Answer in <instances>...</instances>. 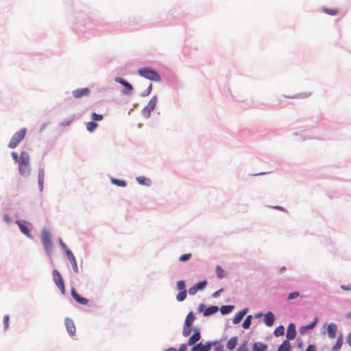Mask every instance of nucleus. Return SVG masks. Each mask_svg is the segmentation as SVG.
I'll list each match as a JSON object with an SVG mask.
<instances>
[{"mask_svg":"<svg viewBox=\"0 0 351 351\" xmlns=\"http://www.w3.org/2000/svg\"><path fill=\"white\" fill-rule=\"evenodd\" d=\"M252 315H248L243 322V327L245 329L248 328L251 324Z\"/></svg>","mask_w":351,"mask_h":351,"instance_id":"72a5a7b5","label":"nucleus"},{"mask_svg":"<svg viewBox=\"0 0 351 351\" xmlns=\"http://www.w3.org/2000/svg\"><path fill=\"white\" fill-rule=\"evenodd\" d=\"M157 104V97L154 96L148 102L147 105L143 109L142 114L145 117H149L151 112L154 110Z\"/></svg>","mask_w":351,"mask_h":351,"instance_id":"423d86ee","label":"nucleus"},{"mask_svg":"<svg viewBox=\"0 0 351 351\" xmlns=\"http://www.w3.org/2000/svg\"><path fill=\"white\" fill-rule=\"evenodd\" d=\"M16 223L18 224L20 230L25 235H26L29 238H32L31 234H30V232H29V230H28L27 226H25L24 224H23L22 223H21V222H19L18 221H16Z\"/></svg>","mask_w":351,"mask_h":351,"instance_id":"b1692460","label":"nucleus"},{"mask_svg":"<svg viewBox=\"0 0 351 351\" xmlns=\"http://www.w3.org/2000/svg\"><path fill=\"white\" fill-rule=\"evenodd\" d=\"M53 280L56 285L59 288L62 294H64L65 288L63 278L59 271L56 269L53 271Z\"/></svg>","mask_w":351,"mask_h":351,"instance_id":"20e7f679","label":"nucleus"},{"mask_svg":"<svg viewBox=\"0 0 351 351\" xmlns=\"http://www.w3.org/2000/svg\"><path fill=\"white\" fill-rule=\"evenodd\" d=\"M299 295H300V292H298V291H295V292L291 293H289V295H288V300H293V299H295V298H297L298 297H299Z\"/></svg>","mask_w":351,"mask_h":351,"instance_id":"58836bf2","label":"nucleus"},{"mask_svg":"<svg viewBox=\"0 0 351 351\" xmlns=\"http://www.w3.org/2000/svg\"><path fill=\"white\" fill-rule=\"evenodd\" d=\"M267 346L261 342H256L252 346V351H266Z\"/></svg>","mask_w":351,"mask_h":351,"instance_id":"dca6fc26","label":"nucleus"},{"mask_svg":"<svg viewBox=\"0 0 351 351\" xmlns=\"http://www.w3.org/2000/svg\"><path fill=\"white\" fill-rule=\"evenodd\" d=\"M218 311L219 308L217 306H209L204 311V315L206 317L209 316L216 313Z\"/></svg>","mask_w":351,"mask_h":351,"instance_id":"aec40b11","label":"nucleus"},{"mask_svg":"<svg viewBox=\"0 0 351 351\" xmlns=\"http://www.w3.org/2000/svg\"><path fill=\"white\" fill-rule=\"evenodd\" d=\"M315 323H316V321L313 322V323H311V324H308V325L306 326V328H308V329H309V328H313V327H314V326H315Z\"/></svg>","mask_w":351,"mask_h":351,"instance_id":"603ef678","label":"nucleus"},{"mask_svg":"<svg viewBox=\"0 0 351 351\" xmlns=\"http://www.w3.org/2000/svg\"><path fill=\"white\" fill-rule=\"evenodd\" d=\"M247 309H243L238 312L233 318V323L235 324L239 323L247 313Z\"/></svg>","mask_w":351,"mask_h":351,"instance_id":"2eb2a0df","label":"nucleus"},{"mask_svg":"<svg viewBox=\"0 0 351 351\" xmlns=\"http://www.w3.org/2000/svg\"><path fill=\"white\" fill-rule=\"evenodd\" d=\"M284 332H285L284 327L282 326H280L275 329L274 334L276 337H279V336L283 335Z\"/></svg>","mask_w":351,"mask_h":351,"instance_id":"c85d7f7f","label":"nucleus"},{"mask_svg":"<svg viewBox=\"0 0 351 351\" xmlns=\"http://www.w3.org/2000/svg\"><path fill=\"white\" fill-rule=\"evenodd\" d=\"M60 243L62 245V247H63V249L65 251V253L66 254V250H69L67 246L65 245V243L60 239Z\"/></svg>","mask_w":351,"mask_h":351,"instance_id":"3c124183","label":"nucleus"},{"mask_svg":"<svg viewBox=\"0 0 351 351\" xmlns=\"http://www.w3.org/2000/svg\"><path fill=\"white\" fill-rule=\"evenodd\" d=\"M341 289L344 291H351V285H349L348 286L346 285H341Z\"/></svg>","mask_w":351,"mask_h":351,"instance_id":"49530a36","label":"nucleus"},{"mask_svg":"<svg viewBox=\"0 0 351 351\" xmlns=\"http://www.w3.org/2000/svg\"><path fill=\"white\" fill-rule=\"evenodd\" d=\"M186 297V291H180L176 296V299L179 302H182L185 300Z\"/></svg>","mask_w":351,"mask_h":351,"instance_id":"473e14b6","label":"nucleus"},{"mask_svg":"<svg viewBox=\"0 0 351 351\" xmlns=\"http://www.w3.org/2000/svg\"><path fill=\"white\" fill-rule=\"evenodd\" d=\"M207 285V281L206 280L200 281L195 284V285L197 288L198 290H202L205 288L206 285Z\"/></svg>","mask_w":351,"mask_h":351,"instance_id":"c9c22d12","label":"nucleus"},{"mask_svg":"<svg viewBox=\"0 0 351 351\" xmlns=\"http://www.w3.org/2000/svg\"><path fill=\"white\" fill-rule=\"evenodd\" d=\"M116 82L121 84L123 86H124L127 88V90H125L124 93H128L130 91H131L132 90V86L130 83H128L127 81H125L121 78H117V79H116Z\"/></svg>","mask_w":351,"mask_h":351,"instance_id":"412c9836","label":"nucleus"},{"mask_svg":"<svg viewBox=\"0 0 351 351\" xmlns=\"http://www.w3.org/2000/svg\"><path fill=\"white\" fill-rule=\"evenodd\" d=\"M238 338L237 337H231L227 342L226 347L229 350H234L237 344Z\"/></svg>","mask_w":351,"mask_h":351,"instance_id":"a211bd4d","label":"nucleus"},{"mask_svg":"<svg viewBox=\"0 0 351 351\" xmlns=\"http://www.w3.org/2000/svg\"><path fill=\"white\" fill-rule=\"evenodd\" d=\"M337 330V325L334 323H330L328 325L327 332L329 338L334 339L336 337V332Z\"/></svg>","mask_w":351,"mask_h":351,"instance_id":"ddd939ff","label":"nucleus"},{"mask_svg":"<svg viewBox=\"0 0 351 351\" xmlns=\"http://www.w3.org/2000/svg\"><path fill=\"white\" fill-rule=\"evenodd\" d=\"M177 288L180 291H186L185 282L184 280H180L177 282Z\"/></svg>","mask_w":351,"mask_h":351,"instance_id":"e433bc0d","label":"nucleus"},{"mask_svg":"<svg viewBox=\"0 0 351 351\" xmlns=\"http://www.w3.org/2000/svg\"><path fill=\"white\" fill-rule=\"evenodd\" d=\"M12 156L13 159L19 163L20 157H19L18 154L15 152H12Z\"/></svg>","mask_w":351,"mask_h":351,"instance_id":"a18cd8bd","label":"nucleus"},{"mask_svg":"<svg viewBox=\"0 0 351 351\" xmlns=\"http://www.w3.org/2000/svg\"><path fill=\"white\" fill-rule=\"evenodd\" d=\"M73 119L69 120V121H64L60 123V125L62 126H68L69 124L72 122Z\"/></svg>","mask_w":351,"mask_h":351,"instance_id":"de8ad7c7","label":"nucleus"},{"mask_svg":"<svg viewBox=\"0 0 351 351\" xmlns=\"http://www.w3.org/2000/svg\"><path fill=\"white\" fill-rule=\"evenodd\" d=\"M347 342L348 345L351 347V332L348 336Z\"/></svg>","mask_w":351,"mask_h":351,"instance_id":"864d4df0","label":"nucleus"},{"mask_svg":"<svg viewBox=\"0 0 351 351\" xmlns=\"http://www.w3.org/2000/svg\"><path fill=\"white\" fill-rule=\"evenodd\" d=\"M201 338L200 332L198 330L195 329L193 334L189 337L187 344L189 346H194Z\"/></svg>","mask_w":351,"mask_h":351,"instance_id":"1a4fd4ad","label":"nucleus"},{"mask_svg":"<svg viewBox=\"0 0 351 351\" xmlns=\"http://www.w3.org/2000/svg\"><path fill=\"white\" fill-rule=\"evenodd\" d=\"M342 344H343V339H342V337L340 336V337L338 338V339H337V342H336L335 345L332 347V350H334V351H337V350H339L341 348V347Z\"/></svg>","mask_w":351,"mask_h":351,"instance_id":"c756f323","label":"nucleus"},{"mask_svg":"<svg viewBox=\"0 0 351 351\" xmlns=\"http://www.w3.org/2000/svg\"><path fill=\"white\" fill-rule=\"evenodd\" d=\"M44 178H45L44 170L43 169H40L38 171V185H39L40 191H42L43 190Z\"/></svg>","mask_w":351,"mask_h":351,"instance_id":"f3484780","label":"nucleus"},{"mask_svg":"<svg viewBox=\"0 0 351 351\" xmlns=\"http://www.w3.org/2000/svg\"><path fill=\"white\" fill-rule=\"evenodd\" d=\"M90 93V90L88 88L77 89L72 92V94L75 98H80L83 96H88Z\"/></svg>","mask_w":351,"mask_h":351,"instance_id":"9b49d317","label":"nucleus"},{"mask_svg":"<svg viewBox=\"0 0 351 351\" xmlns=\"http://www.w3.org/2000/svg\"><path fill=\"white\" fill-rule=\"evenodd\" d=\"M286 271V267L285 266H282L280 267V274H282L283 272H285Z\"/></svg>","mask_w":351,"mask_h":351,"instance_id":"4d7b16f0","label":"nucleus"},{"mask_svg":"<svg viewBox=\"0 0 351 351\" xmlns=\"http://www.w3.org/2000/svg\"><path fill=\"white\" fill-rule=\"evenodd\" d=\"M237 351H248V348L246 346V342H245L244 343H243L241 346H240Z\"/></svg>","mask_w":351,"mask_h":351,"instance_id":"79ce46f5","label":"nucleus"},{"mask_svg":"<svg viewBox=\"0 0 351 351\" xmlns=\"http://www.w3.org/2000/svg\"><path fill=\"white\" fill-rule=\"evenodd\" d=\"M191 254H190V253L183 254L180 256L179 261H182V262L186 261L191 258Z\"/></svg>","mask_w":351,"mask_h":351,"instance_id":"4c0bfd02","label":"nucleus"},{"mask_svg":"<svg viewBox=\"0 0 351 351\" xmlns=\"http://www.w3.org/2000/svg\"><path fill=\"white\" fill-rule=\"evenodd\" d=\"M3 217H4L5 221L7 223H9L10 221V218L9 217V216L8 215H5Z\"/></svg>","mask_w":351,"mask_h":351,"instance_id":"6e6d98bb","label":"nucleus"},{"mask_svg":"<svg viewBox=\"0 0 351 351\" xmlns=\"http://www.w3.org/2000/svg\"><path fill=\"white\" fill-rule=\"evenodd\" d=\"M274 208L280 210H284L283 208L280 206H275Z\"/></svg>","mask_w":351,"mask_h":351,"instance_id":"052dcab7","label":"nucleus"},{"mask_svg":"<svg viewBox=\"0 0 351 351\" xmlns=\"http://www.w3.org/2000/svg\"><path fill=\"white\" fill-rule=\"evenodd\" d=\"M137 182L142 185H149V180L147 179L143 176H139L136 178Z\"/></svg>","mask_w":351,"mask_h":351,"instance_id":"bb28decb","label":"nucleus"},{"mask_svg":"<svg viewBox=\"0 0 351 351\" xmlns=\"http://www.w3.org/2000/svg\"><path fill=\"white\" fill-rule=\"evenodd\" d=\"M186 347H187L186 344H184V343L182 344V345H180L178 351H186Z\"/></svg>","mask_w":351,"mask_h":351,"instance_id":"8fccbe9b","label":"nucleus"},{"mask_svg":"<svg viewBox=\"0 0 351 351\" xmlns=\"http://www.w3.org/2000/svg\"><path fill=\"white\" fill-rule=\"evenodd\" d=\"M71 293L74 300L79 304L86 305L88 304V300L86 298H84L80 296L76 291L74 288H72L71 290Z\"/></svg>","mask_w":351,"mask_h":351,"instance_id":"0eeeda50","label":"nucleus"},{"mask_svg":"<svg viewBox=\"0 0 351 351\" xmlns=\"http://www.w3.org/2000/svg\"><path fill=\"white\" fill-rule=\"evenodd\" d=\"M138 74L148 80L159 82L160 80V77L159 74L151 69L147 68H143L138 70Z\"/></svg>","mask_w":351,"mask_h":351,"instance_id":"7ed1b4c3","label":"nucleus"},{"mask_svg":"<svg viewBox=\"0 0 351 351\" xmlns=\"http://www.w3.org/2000/svg\"><path fill=\"white\" fill-rule=\"evenodd\" d=\"M164 351H176V350L174 348H169Z\"/></svg>","mask_w":351,"mask_h":351,"instance_id":"bf43d9fd","label":"nucleus"},{"mask_svg":"<svg viewBox=\"0 0 351 351\" xmlns=\"http://www.w3.org/2000/svg\"><path fill=\"white\" fill-rule=\"evenodd\" d=\"M66 256L75 273L78 272V267L75 258L70 250H66Z\"/></svg>","mask_w":351,"mask_h":351,"instance_id":"9d476101","label":"nucleus"},{"mask_svg":"<svg viewBox=\"0 0 351 351\" xmlns=\"http://www.w3.org/2000/svg\"><path fill=\"white\" fill-rule=\"evenodd\" d=\"M296 335L295 326L293 324H290L287 329L286 337L287 340H293L295 339Z\"/></svg>","mask_w":351,"mask_h":351,"instance_id":"f8f14e48","label":"nucleus"},{"mask_svg":"<svg viewBox=\"0 0 351 351\" xmlns=\"http://www.w3.org/2000/svg\"><path fill=\"white\" fill-rule=\"evenodd\" d=\"M86 129L88 132H93L97 128L98 125L95 121H90L86 123Z\"/></svg>","mask_w":351,"mask_h":351,"instance_id":"a878e982","label":"nucleus"},{"mask_svg":"<svg viewBox=\"0 0 351 351\" xmlns=\"http://www.w3.org/2000/svg\"><path fill=\"white\" fill-rule=\"evenodd\" d=\"M322 10L326 14L331 15V16H335L339 13V8H329L324 7L322 8Z\"/></svg>","mask_w":351,"mask_h":351,"instance_id":"6ab92c4d","label":"nucleus"},{"mask_svg":"<svg viewBox=\"0 0 351 351\" xmlns=\"http://www.w3.org/2000/svg\"><path fill=\"white\" fill-rule=\"evenodd\" d=\"M191 351H198V346L194 345Z\"/></svg>","mask_w":351,"mask_h":351,"instance_id":"13d9d810","label":"nucleus"},{"mask_svg":"<svg viewBox=\"0 0 351 351\" xmlns=\"http://www.w3.org/2000/svg\"><path fill=\"white\" fill-rule=\"evenodd\" d=\"M233 309L232 306H223L221 308V313L223 315L228 314L232 311Z\"/></svg>","mask_w":351,"mask_h":351,"instance_id":"2f4dec72","label":"nucleus"},{"mask_svg":"<svg viewBox=\"0 0 351 351\" xmlns=\"http://www.w3.org/2000/svg\"><path fill=\"white\" fill-rule=\"evenodd\" d=\"M112 182L114 184H115L118 186H121V187H125L127 185L125 181L121 180H118V179H114V178H112Z\"/></svg>","mask_w":351,"mask_h":351,"instance_id":"cd10ccee","label":"nucleus"},{"mask_svg":"<svg viewBox=\"0 0 351 351\" xmlns=\"http://www.w3.org/2000/svg\"><path fill=\"white\" fill-rule=\"evenodd\" d=\"M25 134L26 130L24 128L16 132L10 139L8 147L12 149L17 147L20 142L25 138Z\"/></svg>","mask_w":351,"mask_h":351,"instance_id":"f03ea898","label":"nucleus"},{"mask_svg":"<svg viewBox=\"0 0 351 351\" xmlns=\"http://www.w3.org/2000/svg\"><path fill=\"white\" fill-rule=\"evenodd\" d=\"M275 317L271 311L267 312L265 315L264 322L267 326H271L274 324Z\"/></svg>","mask_w":351,"mask_h":351,"instance_id":"4468645a","label":"nucleus"},{"mask_svg":"<svg viewBox=\"0 0 351 351\" xmlns=\"http://www.w3.org/2000/svg\"><path fill=\"white\" fill-rule=\"evenodd\" d=\"M191 332V326H186L184 325L183 330H182V335L184 337H188Z\"/></svg>","mask_w":351,"mask_h":351,"instance_id":"f704fd0d","label":"nucleus"},{"mask_svg":"<svg viewBox=\"0 0 351 351\" xmlns=\"http://www.w3.org/2000/svg\"><path fill=\"white\" fill-rule=\"evenodd\" d=\"M3 323H4V326H5V329H7L9 326V316L8 315H6L3 317Z\"/></svg>","mask_w":351,"mask_h":351,"instance_id":"37998d69","label":"nucleus"},{"mask_svg":"<svg viewBox=\"0 0 351 351\" xmlns=\"http://www.w3.org/2000/svg\"><path fill=\"white\" fill-rule=\"evenodd\" d=\"M64 324L69 334L71 336H73L75 332V326L73 321L70 318H66L64 320Z\"/></svg>","mask_w":351,"mask_h":351,"instance_id":"6e6552de","label":"nucleus"},{"mask_svg":"<svg viewBox=\"0 0 351 351\" xmlns=\"http://www.w3.org/2000/svg\"><path fill=\"white\" fill-rule=\"evenodd\" d=\"M205 308V306L204 304H202L199 306V308H198V311L199 312H202L203 311L204 308Z\"/></svg>","mask_w":351,"mask_h":351,"instance_id":"5fc2aeb1","label":"nucleus"},{"mask_svg":"<svg viewBox=\"0 0 351 351\" xmlns=\"http://www.w3.org/2000/svg\"><path fill=\"white\" fill-rule=\"evenodd\" d=\"M195 319V317L194 315V313L192 311L189 312L186 317V319L184 321V325L192 326Z\"/></svg>","mask_w":351,"mask_h":351,"instance_id":"4be33fe9","label":"nucleus"},{"mask_svg":"<svg viewBox=\"0 0 351 351\" xmlns=\"http://www.w3.org/2000/svg\"><path fill=\"white\" fill-rule=\"evenodd\" d=\"M263 314L261 313H257L256 314L255 317H262Z\"/></svg>","mask_w":351,"mask_h":351,"instance_id":"680f3d73","label":"nucleus"},{"mask_svg":"<svg viewBox=\"0 0 351 351\" xmlns=\"http://www.w3.org/2000/svg\"><path fill=\"white\" fill-rule=\"evenodd\" d=\"M92 118L94 121H101L103 119V115L93 112L92 114Z\"/></svg>","mask_w":351,"mask_h":351,"instance_id":"ea45409f","label":"nucleus"},{"mask_svg":"<svg viewBox=\"0 0 351 351\" xmlns=\"http://www.w3.org/2000/svg\"><path fill=\"white\" fill-rule=\"evenodd\" d=\"M152 90V85L149 84L147 90L142 94L143 96H147L150 94L151 91Z\"/></svg>","mask_w":351,"mask_h":351,"instance_id":"c03bdc74","label":"nucleus"},{"mask_svg":"<svg viewBox=\"0 0 351 351\" xmlns=\"http://www.w3.org/2000/svg\"><path fill=\"white\" fill-rule=\"evenodd\" d=\"M305 351H316V348L314 346L309 345Z\"/></svg>","mask_w":351,"mask_h":351,"instance_id":"09e8293b","label":"nucleus"},{"mask_svg":"<svg viewBox=\"0 0 351 351\" xmlns=\"http://www.w3.org/2000/svg\"><path fill=\"white\" fill-rule=\"evenodd\" d=\"M349 317H351V313L349 314Z\"/></svg>","mask_w":351,"mask_h":351,"instance_id":"e2e57ef3","label":"nucleus"},{"mask_svg":"<svg viewBox=\"0 0 351 351\" xmlns=\"http://www.w3.org/2000/svg\"><path fill=\"white\" fill-rule=\"evenodd\" d=\"M291 346L288 340H285L278 347V351H291Z\"/></svg>","mask_w":351,"mask_h":351,"instance_id":"5701e85b","label":"nucleus"},{"mask_svg":"<svg viewBox=\"0 0 351 351\" xmlns=\"http://www.w3.org/2000/svg\"><path fill=\"white\" fill-rule=\"evenodd\" d=\"M215 271L219 278H222L225 276V272L221 267L217 265L216 267Z\"/></svg>","mask_w":351,"mask_h":351,"instance_id":"7c9ffc66","label":"nucleus"},{"mask_svg":"<svg viewBox=\"0 0 351 351\" xmlns=\"http://www.w3.org/2000/svg\"><path fill=\"white\" fill-rule=\"evenodd\" d=\"M42 241L45 250L49 253L53 248V243L51 239V235L49 232L45 230L42 232Z\"/></svg>","mask_w":351,"mask_h":351,"instance_id":"39448f33","label":"nucleus"},{"mask_svg":"<svg viewBox=\"0 0 351 351\" xmlns=\"http://www.w3.org/2000/svg\"><path fill=\"white\" fill-rule=\"evenodd\" d=\"M198 346V351H210L211 349L212 343L207 342L206 344L202 345V343L196 344Z\"/></svg>","mask_w":351,"mask_h":351,"instance_id":"393cba45","label":"nucleus"},{"mask_svg":"<svg viewBox=\"0 0 351 351\" xmlns=\"http://www.w3.org/2000/svg\"><path fill=\"white\" fill-rule=\"evenodd\" d=\"M199 290L196 287V286L194 285L192 287L189 288V295H195Z\"/></svg>","mask_w":351,"mask_h":351,"instance_id":"a19ab883","label":"nucleus"},{"mask_svg":"<svg viewBox=\"0 0 351 351\" xmlns=\"http://www.w3.org/2000/svg\"><path fill=\"white\" fill-rule=\"evenodd\" d=\"M19 170L25 177L29 176L31 172L29 156L26 152H21L19 160Z\"/></svg>","mask_w":351,"mask_h":351,"instance_id":"f257e3e1","label":"nucleus"}]
</instances>
